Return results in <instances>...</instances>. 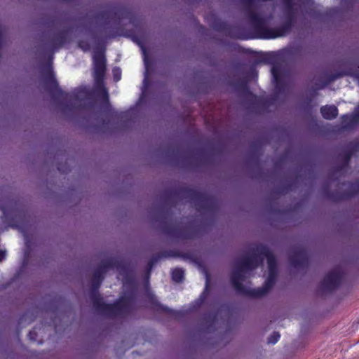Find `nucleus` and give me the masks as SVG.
Masks as SVG:
<instances>
[{
	"label": "nucleus",
	"mask_w": 359,
	"mask_h": 359,
	"mask_svg": "<svg viewBox=\"0 0 359 359\" xmlns=\"http://www.w3.org/2000/svg\"><path fill=\"white\" fill-rule=\"evenodd\" d=\"M322 194L325 198L332 202H341L355 197L359 193V182L352 183L348 190L345 191H330V184L325 182L321 189Z\"/></svg>",
	"instance_id": "nucleus-9"
},
{
	"label": "nucleus",
	"mask_w": 359,
	"mask_h": 359,
	"mask_svg": "<svg viewBox=\"0 0 359 359\" xmlns=\"http://www.w3.org/2000/svg\"><path fill=\"white\" fill-rule=\"evenodd\" d=\"M169 211L163 206L158 207L156 221L161 223V228L163 233L171 238L178 239H190L193 238V233L187 226L170 224L168 222Z\"/></svg>",
	"instance_id": "nucleus-8"
},
{
	"label": "nucleus",
	"mask_w": 359,
	"mask_h": 359,
	"mask_svg": "<svg viewBox=\"0 0 359 359\" xmlns=\"http://www.w3.org/2000/svg\"><path fill=\"white\" fill-rule=\"evenodd\" d=\"M165 255L169 256V257H181L184 260H189L191 262L195 261V258L191 253L181 252L177 250H168V252H165Z\"/></svg>",
	"instance_id": "nucleus-22"
},
{
	"label": "nucleus",
	"mask_w": 359,
	"mask_h": 359,
	"mask_svg": "<svg viewBox=\"0 0 359 359\" xmlns=\"http://www.w3.org/2000/svg\"><path fill=\"white\" fill-rule=\"evenodd\" d=\"M37 332L34 328L32 330L29 331L28 333L29 339L31 341H36L37 340Z\"/></svg>",
	"instance_id": "nucleus-33"
},
{
	"label": "nucleus",
	"mask_w": 359,
	"mask_h": 359,
	"mask_svg": "<svg viewBox=\"0 0 359 359\" xmlns=\"http://www.w3.org/2000/svg\"><path fill=\"white\" fill-rule=\"evenodd\" d=\"M289 261L294 268H304L309 263L308 252L304 248H297L290 255Z\"/></svg>",
	"instance_id": "nucleus-16"
},
{
	"label": "nucleus",
	"mask_w": 359,
	"mask_h": 359,
	"mask_svg": "<svg viewBox=\"0 0 359 359\" xmlns=\"http://www.w3.org/2000/svg\"><path fill=\"white\" fill-rule=\"evenodd\" d=\"M315 12V9L313 7V2H311V4L309 6V11L308 13L310 14H313Z\"/></svg>",
	"instance_id": "nucleus-34"
},
{
	"label": "nucleus",
	"mask_w": 359,
	"mask_h": 359,
	"mask_svg": "<svg viewBox=\"0 0 359 359\" xmlns=\"http://www.w3.org/2000/svg\"><path fill=\"white\" fill-rule=\"evenodd\" d=\"M262 264L263 256L257 252V246L250 250V255L243 257L236 262V266L231 273L230 279L236 292L255 298V293H253L255 289L247 288L243 284L245 278L244 273L245 271L256 269Z\"/></svg>",
	"instance_id": "nucleus-4"
},
{
	"label": "nucleus",
	"mask_w": 359,
	"mask_h": 359,
	"mask_svg": "<svg viewBox=\"0 0 359 359\" xmlns=\"http://www.w3.org/2000/svg\"><path fill=\"white\" fill-rule=\"evenodd\" d=\"M126 17L127 10L123 6H114L110 9L100 11L96 15L97 19L104 20L105 25H108L111 20L116 19L121 21Z\"/></svg>",
	"instance_id": "nucleus-11"
},
{
	"label": "nucleus",
	"mask_w": 359,
	"mask_h": 359,
	"mask_svg": "<svg viewBox=\"0 0 359 359\" xmlns=\"http://www.w3.org/2000/svg\"><path fill=\"white\" fill-rule=\"evenodd\" d=\"M344 74H346L347 76H354V77L357 78L358 80L359 81V74L351 72H346L344 73H338V74H334V75L330 76L329 81H334L337 79V78L343 76Z\"/></svg>",
	"instance_id": "nucleus-29"
},
{
	"label": "nucleus",
	"mask_w": 359,
	"mask_h": 359,
	"mask_svg": "<svg viewBox=\"0 0 359 359\" xmlns=\"http://www.w3.org/2000/svg\"><path fill=\"white\" fill-rule=\"evenodd\" d=\"M249 15L252 22L255 37L258 39H276L285 36L290 33L297 22L296 13L290 0L287 3V9L285 13V20L283 24L276 28H268L266 18L260 14L249 11Z\"/></svg>",
	"instance_id": "nucleus-2"
},
{
	"label": "nucleus",
	"mask_w": 359,
	"mask_h": 359,
	"mask_svg": "<svg viewBox=\"0 0 359 359\" xmlns=\"http://www.w3.org/2000/svg\"><path fill=\"white\" fill-rule=\"evenodd\" d=\"M344 273L342 269L336 267L327 273L323 280L320 281L319 287L325 292H333L339 287L343 281Z\"/></svg>",
	"instance_id": "nucleus-10"
},
{
	"label": "nucleus",
	"mask_w": 359,
	"mask_h": 359,
	"mask_svg": "<svg viewBox=\"0 0 359 359\" xmlns=\"http://www.w3.org/2000/svg\"><path fill=\"white\" fill-rule=\"evenodd\" d=\"M320 111L323 118L326 120H333L337 118L339 111L336 105H324L320 107Z\"/></svg>",
	"instance_id": "nucleus-20"
},
{
	"label": "nucleus",
	"mask_w": 359,
	"mask_h": 359,
	"mask_svg": "<svg viewBox=\"0 0 359 359\" xmlns=\"http://www.w3.org/2000/svg\"><path fill=\"white\" fill-rule=\"evenodd\" d=\"M165 203L171 206L176 204L175 198H185L194 203L199 212L212 211L216 203L213 197L187 186H180L175 189L167 190L163 194Z\"/></svg>",
	"instance_id": "nucleus-3"
},
{
	"label": "nucleus",
	"mask_w": 359,
	"mask_h": 359,
	"mask_svg": "<svg viewBox=\"0 0 359 359\" xmlns=\"http://www.w3.org/2000/svg\"><path fill=\"white\" fill-rule=\"evenodd\" d=\"M53 53L49 55V64L48 69L43 74V79L46 87L51 94L57 100H60L67 109H72L74 107L72 100L79 101L85 96L86 92L83 88L75 89L72 93L62 91L60 88L53 72L52 68Z\"/></svg>",
	"instance_id": "nucleus-5"
},
{
	"label": "nucleus",
	"mask_w": 359,
	"mask_h": 359,
	"mask_svg": "<svg viewBox=\"0 0 359 359\" xmlns=\"http://www.w3.org/2000/svg\"><path fill=\"white\" fill-rule=\"evenodd\" d=\"M293 187L292 182H287L284 186L279 187L272 191V194L275 196L284 195L292 190Z\"/></svg>",
	"instance_id": "nucleus-27"
},
{
	"label": "nucleus",
	"mask_w": 359,
	"mask_h": 359,
	"mask_svg": "<svg viewBox=\"0 0 359 359\" xmlns=\"http://www.w3.org/2000/svg\"><path fill=\"white\" fill-rule=\"evenodd\" d=\"M341 120L344 128L347 129L354 127V126L359 123V107L357 111L352 115H342Z\"/></svg>",
	"instance_id": "nucleus-19"
},
{
	"label": "nucleus",
	"mask_w": 359,
	"mask_h": 359,
	"mask_svg": "<svg viewBox=\"0 0 359 359\" xmlns=\"http://www.w3.org/2000/svg\"><path fill=\"white\" fill-rule=\"evenodd\" d=\"M353 154V150H346L345 151H344L342 154L343 162L341 163H339L335 168H334L333 173L337 174V172H340L344 170V169H346L349 165L350 160L351 159Z\"/></svg>",
	"instance_id": "nucleus-21"
},
{
	"label": "nucleus",
	"mask_w": 359,
	"mask_h": 359,
	"mask_svg": "<svg viewBox=\"0 0 359 359\" xmlns=\"http://www.w3.org/2000/svg\"><path fill=\"white\" fill-rule=\"evenodd\" d=\"M328 82L329 81H325V83L320 84L319 86H318L317 88L320 89V88H325V86H326V85L328 84ZM317 88L313 89V93L311 94V95L309 97H307L306 98V100L304 101V104H305L306 108H311V104L313 101V97L316 96L317 94Z\"/></svg>",
	"instance_id": "nucleus-28"
},
{
	"label": "nucleus",
	"mask_w": 359,
	"mask_h": 359,
	"mask_svg": "<svg viewBox=\"0 0 359 359\" xmlns=\"http://www.w3.org/2000/svg\"><path fill=\"white\" fill-rule=\"evenodd\" d=\"M58 170H59L60 171H61V170H62V168H61V167H58Z\"/></svg>",
	"instance_id": "nucleus-40"
},
{
	"label": "nucleus",
	"mask_w": 359,
	"mask_h": 359,
	"mask_svg": "<svg viewBox=\"0 0 359 359\" xmlns=\"http://www.w3.org/2000/svg\"><path fill=\"white\" fill-rule=\"evenodd\" d=\"M113 75L114 80L117 81L121 80V72L120 68H114L113 69Z\"/></svg>",
	"instance_id": "nucleus-32"
},
{
	"label": "nucleus",
	"mask_w": 359,
	"mask_h": 359,
	"mask_svg": "<svg viewBox=\"0 0 359 359\" xmlns=\"http://www.w3.org/2000/svg\"><path fill=\"white\" fill-rule=\"evenodd\" d=\"M205 295H204V292L202 294V295H201V300L203 301L204 299H205Z\"/></svg>",
	"instance_id": "nucleus-39"
},
{
	"label": "nucleus",
	"mask_w": 359,
	"mask_h": 359,
	"mask_svg": "<svg viewBox=\"0 0 359 359\" xmlns=\"http://www.w3.org/2000/svg\"><path fill=\"white\" fill-rule=\"evenodd\" d=\"M166 251H169V250H162L161 252L158 253H156L154 255L151 256V257L149 258V260L148 262L147 268L149 273L151 270L154 265L156 264L158 260H161L162 258H168L169 256H165V252Z\"/></svg>",
	"instance_id": "nucleus-24"
},
{
	"label": "nucleus",
	"mask_w": 359,
	"mask_h": 359,
	"mask_svg": "<svg viewBox=\"0 0 359 359\" xmlns=\"http://www.w3.org/2000/svg\"><path fill=\"white\" fill-rule=\"evenodd\" d=\"M257 72L255 69V66H252L249 71L245 73V76L240 79L239 80H236L233 81V86L234 88L238 90L239 92L248 93L250 95L251 100H254L257 99L256 95H253L251 93L248 83L250 80V78L257 76Z\"/></svg>",
	"instance_id": "nucleus-13"
},
{
	"label": "nucleus",
	"mask_w": 359,
	"mask_h": 359,
	"mask_svg": "<svg viewBox=\"0 0 359 359\" xmlns=\"http://www.w3.org/2000/svg\"><path fill=\"white\" fill-rule=\"evenodd\" d=\"M71 29H62L54 34L50 39V45L53 50H58L69 41Z\"/></svg>",
	"instance_id": "nucleus-18"
},
{
	"label": "nucleus",
	"mask_w": 359,
	"mask_h": 359,
	"mask_svg": "<svg viewBox=\"0 0 359 359\" xmlns=\"http://www.w3.org/2000/svg\"><path fill=\"white\" fill-rule=\"evenodd\" d=\"M102 276L104 277L105 273L110 269H116L121 272H126L127 270V264L124 260L117 259V258L111 257L100 262L97 266Z\"/></svg>",
	"instance_id": "nucleus-14"
},
{
	"label": "nucleus",
	"mask_w": 359,
	"mask_h": 359,
	"mask_svg": "<svg viewBox=\"0 0 359 359\" xmlns=\"http://www.w3.org/2000/svg\"><path fill=\"white\" fill-rule=\"evenodd\" d=\"M79 47L86 51L90 49V44L87 41H79Z\"/></svg>",
	"instance_id": "nucleus-31"
},
{
	"label": "nucleus",
	"mask_w": 359,
	"mask_h": 359,
	"mask_svg": "<svg viewBox=\"0 0 359 359\" xmlns=\"http://www.w3.org/2000/svg\"><path fill=\"white\" fill-rule=\"evenodd\" d=\"M271 74L275 83V88L278 92L285 90V75L280 64H274L271 67Z\"/></svg>",
	"instance_id": "nucleus-17"
},
{
	"label": "nucleus",
	"mask_w": 359,
	"mask_h": 359,
	"mask_svg": "<svg viewBox=\"0 0 359 359\" xmlns=\"http://www.w3.org/2000/svg\"><path fill=\"white\" fill-rule=\"evenodd\" d=\"M1 39V33L0 32V39Z\"/></svg>",
	"instance_id": "nucleus-41"
},
{
	"label": "nucleus",
	"mask_w": 359,
	"mask_h": 359,
	"mask_svg": "<svg viewBox=\"0 0 359 359\" xmlns=\"http://www.w3.org/2000/svg\"><path fill=\"white\" fill-rule=\"evenodd\" d=\"M93 60L94 66V81L98 86L101 87L104 98V103L101 106L102 111L104 115L113 116L114 111L109 102L108 91L104 86V77L107 71V60L104 56V48H95L93 55Z\"/></svg>",
	"instance_id": "nucleus-6"
},
{
	"label": "nucleus",
	"mask_w": 359,
	"mask_h": 359,
	"mask_svg": "<svg viewBox=\"0 0 359 359\" xmlns=\"http://www.w3.org/2000/svg\"><path fill=\"white\" fill-rule=\"evenodd\" d=\"M147 297L153 311L158 313H164L165 315L171 316L176 320L180 319L182 316L183 314L182 311L172 310V309L165 306V305H163L158 302L156 296L152 294V293L148 292Z\"/></svg>",
	"instance_id": "nucleus-12"
},
{
	"label": "nucleus",
	"mask_w": 359,
	"mask_h": 359,
	"mask_svg": "<svg viewBox=\"0 0 359 359\" xmlns=\"http://www.w3.org/2000/svg\"><path fill=\"white\" fill-rule=\"evenodd\" d=\"M212 27L213 29L217 32H220V33L224 34L226 36L231 38L245 39L240 34L238 26L229 25L226 22L222 21L220 19H217L216 21H215Z\"/></svg>",
	"instance_id": "nucleus-15"
},
{
	"label": "nucleus",
	"mask_w": 359,
	"mask_h": 359,
	"mask_svg": "<svg viewBox=\"0 0 359 359\" xmlns=\"http://www.w3.org/2000/svg\"><path fill=\"white\" fill-rule=\"evenodd\" d=\"M242 1H243V4L245 6V15H247V17L249 19V24L251 26V28L252 29V38H256L255 36V34H254L253 25H252V21H251V18L250 17V13H249V11H252L256 12L253 9V7H254L255 4V0H242ZM262 1H269V0H262Z\"/></svg>",
	"instance_id": "nucleus-23"
},
{
	"label": "nucleus",
	"mask_w": 359,
	"mask_h": 359,
	"mask_svg": "<svg viewBox=\"0 0 359 359\" xmlns=\"http://www.w3.org/2000/svg\"><path fill=\"white\" fill-rule=\"evenodd\" d=\"M208 281H207L206 289H207V287H208Z\"/></svg>",
	"instance_id": "nucleus-42"
},
{
	"label": "nucleus",
	"mask_w": 359,
	"mask_h": 359,
	"mask_svg": "<svg viewBox=\"0 0 359 359\" xmlns=\"http://www.w3.org/2000/svg\"><path fill=\"white\" fill-rule=\"evenodd\" d=\"M144 62H145V65H146V68L148 69L149 68V62L147 61V57L144 58Z\"/></svg>",
	"instance_id": "nucleus-38"
},
{
	"label": "nucleus",
	"mask_w": 359,
	"mask_h": 359,
	"mask_svg": "<svg viewBox=\"0 0 359 359\" xmlns=\"http://www.w3.org/2000/svg\"><path fill=\"white\" fill-rule=\"evenodd\" d=\"M2 211L4 217H7V210L5 208H2Z\"/></svg>",
	"instance_id": "nucleus-37"
},
{
	"label": "nucleus",
	"mask_w": 359,
	"mask_h": 359,
	"mask_svg": "<svg viewBox=\"0 0 359 359\" xmlns=\"http://www.w3.org/2000/svg\"><path fill=\"white\" fill-rule=\"evenodd\" d=\"M5 257H6V252H5V250H3L0 249V262L4 260Z\"/></svg>",
	"instance_id": "nucleus-35"
},
{
	"label": "nucleus",
	"mask_w": 359,
	"mask_h": 359,
	"mask_svg": "<svg viewBox=\"0 0 359 359\" xmlns=\"http://www.w3.org/2000/svg\"><path fill=\"white\" fill-rule=\"evenodd\" d=\"M102 123V126L105 127V126H107L109 123V120L103 119Z\"/></svg>",
	"instance_id": "nucleus-36"
},
{
	"label": "nucleus",
	"mask_w": 359,
	"mask_h": 359,
	"mask_svg": "<svg viewBox=\"0 0 359 359\" xmlns=\"http://www.w3.org/2000/svg\"><path fill=\"white\" fill-rule=\"evenodd\" d=\"M280 334L278 332H273L268 339V344H275L279 341Z\"/></svg>",
	"instance_id": "nucleus-30"
},
{
	"label": "nucleus",
	"mask_w": 359,
	"mask_h": 359,
	"mask_svg": "<svg viewBox=\"0 0 359 359\" xmlns=\"http://www.w3.org/2000/svg\"><path fill=\"white\" fill-rule=\"evenodd\" d=\"M185 272L182 268H175L171 271V278L176 283L182 282L184 280Z\"/></svg>",
	"instance_id": "nucleus-25"
},
{
	"label": "nucleus",
	"mask_w": 359,
	"mask_h": 359,
	"mask_svg": "<svg viewBox=\"0 0 359 359\" xmlns=\"http://www.w3.org/2000/svg\"><path fill=\"white\" fill-rule=\"evenodd\" d=\"M257 250L263 257V260L264 257L266 258L269 273L262 287L255 288L252 292L255 293V298L266 295L269 290L273 287L278 277V264L274 254L264 245H257Z\"/></svg>",
	"instance_id": "nucleus-7"
},
{
	"label": "nucleus",
	"mask_w": 359,
	"mask_h": 359,
	"mask_svg": "<svg viewBox=\"0 0 359 359\" xmlns=\"http://www.w3.org/2000/svg\"><path fill=\"white\" fill-rule=\"evenodd\" d=\"M182 167H194L198 164V159L197 158L190 157V156H185L181 159Z\"/></svg>",
	"instance_id": "nucleus-26"
},
{
	"label": "nucleus",
	"mask_w": 359,
	"mask_h": 359,
	"mask_svg": "<svg viewBox=\"0 0 359 359\" xmlns=\"http://www.w3.org/2000/svg\"><path fill=\"white\" fill-rule=\"evenodd\" d=\"M104 276L97 268L94 271L91 277V288L90 297L94 309L100 315L107 317H116L121 313H129L136 299L134 292H127L126 295L120 298L113 304H106L98 292L102 282L104 280Z\"/></svg>",
	"instance_id": "nucleus-1"
}]
</instances>
